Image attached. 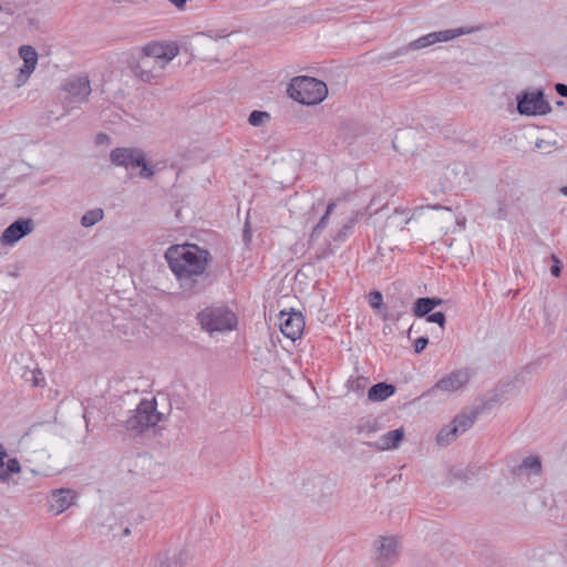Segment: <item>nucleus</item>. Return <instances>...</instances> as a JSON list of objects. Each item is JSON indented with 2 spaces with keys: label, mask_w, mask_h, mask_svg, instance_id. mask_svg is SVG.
<instances>
[{
  "label": "nucleus",
  "mask_w": 567,
  "mask_h": 567,
  "mask_svg": "<svg viewBox=\"0 0 567 567\" xmlns=\"http://www.w3.org/2000/svg\"><path fill=\"white\" fill-rule=\"evenodd\" d=\"M501 401V395L497 393L492 394L488 399L485 400L482 408L478 409L481 413L491 410L494 408L495 404H497Z\"/></svg>",
  "instance_id": "nucleus-35"
},
{
  "label": "nucleus",
  "mask_w": 567,
  "mask_h": 567,
  "mask_svg": "<svg viewBox=\"0 0 567 567\" xmlns=\"http://www.w3.org/2000/svg\"><path fill=\"white\" fill-rule=\"evenodd\" d=\"M189 559L190 556L188 550L183 548L172 554H158L155 557L152 567H184Z\"/></svg>",
  "instance_id": "nucleus-15"
},
{
  "label": "nucleus",
  "mask_w": 567,
  "mask_h": 567,
  "mask_svg": "<svg viewBox=\"0 0 567 567\" xmlns=\"http://www.w3.org/2000/svg\"><path fill=\"white\" fill-rule=\"evenodd\" d=\"M163 414L157 412L156 400L143 399L132 414L125 420L124 427L134 435H140L146 430L157 425Z\"/></svg>",
  "instance_id": "nucleus-4"
},
{
  "label": "nucleus",
  "mask_w": 567,
  "mask_h": 567,
  "mask_svg": "<svg viewBox=\"0 0 567 567\" xmlns=\"http://www.w3.org/2000/svg\"><path fill=\"white\" fill-rule=\"evenodd\" d=\"M329 217L327 215H323L321 219L318 221V224L312 229V233L310 235V238L313 240L315 238L319 237L321 231L326 228L328 224Z\"/></svg>",
  "instance_id": "nucleus-34"
},
{
  "label": "nucleus",
  "mask_w": 567,
  "mask_h": 567,
  "mask_svg": "<svg viewBox=\"0 0 567 567\" xmlns=\"http://www.w3.org/2000/svg\"><path fill=\"white\" fill-rule=\"evenodd\" d=\"M551 110L542 90L523 92L517 96V112L520 115H545Z\"/></svg>",
  "instance_id": "nucleus-9"
},
{
  "label": "nucleus",
  "mask_w": 567,
  "mask_h": 567,
  "mask_svg": "<svg viewBox=\"0 0 567 567\" xmlns=\"http://www.w3.org/2000/svg\"><path fill=\"white\" fill-rule=\"evenodd\" d=\"M377 205H381L380 208H383L384 205L381 204V199L379 196H375L371 199L369 207H373Z\"/></svg>",
  "instance_id": "nucleus-42"
},
{
  "label": "nucleus",
  "mask_w": 567,
  "mask_h": 567,
  "mask_svg": "<svg viewBox=\"0 0 567 567\" xmlns=\"http://www.w3.org/2000/svg\"><path fill=\"white\" fill-rule=\"evenodd\" d=\"M110 161L113 165L124 167L126 171L141 168L138 175L143 178H151L154 171L146 162L145 154L138 148L116 147L110 153Z\"/></svg>",
  "instance_id": "nucleus-5"
},
{
  "label": "nucleus",
  "mask_w": 567,
  "mask_h": 567,
  "mask_svg": "<svg viewBox=\"0 0 567 567\" xmlns=\"http://www.w3.org/2000/svg\"><path fill=\"white\" fill-rule=\"evenodd\" d=\"M20 10V6L17 2H6L0 4V12H6L8 16H13L16 12Z\"/></svg>",
  "instance_id": "nucleus-36"
},
{
  "label": "nucleus",
  "mask_w": 567,
  "mask_h": 567,
  "mask_svg": "<svg viewBox=\"0 0 567 567\" xmlns=\"http://www.w3.org/2000/svg\"><path fill=\"white\" fill-rule=\"evenodd\" d=\"M382 429V425L378 419L367 417L360 420L358 423L355 431L360 435L370 436Z\"/></svg>",
  "instance_id": "nucleus-24"
},
{
  "label": "nucleus",
  "mask_w": 567,
  "mask_h": 567,
  "mask_svg": "<svg viewBox=\"0 0 567 567\" xmlns=\"http://www.w3.org/2000/svg\"><path fill=\"white\" fill-rule=\"evenodd\" d=\"M505 204L499 208V214H503L505 212ZM502 217V215H499V218Z\"/></svg>",
  "instance_id": "nucleus-50"
},
{
  "label": "nucleus",
  "mask_w": 567,
  "mask_h": 567,
  "mask_svg": "<svg viewBox=\"0 0 567 567\" xmlns=\"http://www.w3.org/2000/svg\"><path fill=\"white\" fill-rule=\"evenodd\" d=\"M543 144H544V141H538V142H536L535 147L540 150L543 147Z\"/></svg>",
  "instance_id": "nucleus-48"
},
{
  "label": "nucleus",
  "mask_w": 567,
  "mask_h": 567,
  "mask_svg": "<svg viewBox=\"0 0 567 567\" xmlns=\"http://www.w3.org/2000/svg\"><path fill=\"white\" fill-rule=\"evenodd\" d=\"M429 344V338L427 337H420L414 342V351L415 353H421L426 346Z\"/></svg>",
  "instance_id": "nucleus-39"
},
{
  "label": "nucleus",
  "mask_w": 567,
  "mask_h": 567,
  "mask_svg": "<svg viewBox=\"0 0 567 567\" xmlns=\"http://www.w3.org/2000/svg\"><path fill=\"white\" fill-rule=\"evenodd\" d=\"M287 93L300 104L316 105L326 99L328 89L324 82L303 75L291 80Z\"/></svg>",
  "instance_id": "nucleus-3"
},
{
  "label": "nucleus",
  "mask_w": 567,
  "mask_h": 567,
  "mask_svg": "<svg viewBox=\"0 0 567 567\" xmlns=\"http://www.w3.org/2000/svg\"><path fill=\"white\" fill-rule=\"evenodd\" d=\"M404 437V429L399 427L381 435L375 442H367L365 444L379 451L393 450L399 446Z\"/></svg>",
  "instance_id": "nucleus-16"
},
{
  "label": "nucleus",
  "mask_w": 567,
  "mask_h": 567,
  "mask_svg": "<svg viewBox=\"0 0 567 567\" xmlns=\"http://www.w3.org/2000/svg\"><path fill=\"white\" fill-rule=\"evenodd\" d=\"M130 534V529L128 528H125L124 529V535H128Z\"/></svg>",
  "instance_id": "nucleus-53"
},
{
  "label": "nucleus",
  "mask_w": 567,
  "mask_h": 567,
  "mask_svg": "<svg viewBox=\"0 0 567 567\" xmlns=\"http://www.w3.org/2000/svg\"><path fill=\"white\" fill-rule=\"evenodd\" d=\"M472 378V372L467 368L454 370L444 378L440 379L431 389H429L422 396H434L436 392H455L465 386Z\"/></svg>",
  "instance_id": "nucleus-8"
},
{
  "label": "nucleus",
  "mask_w": 567,
  "mask_h": 567,
  "mask_svg": "<svg viewBox=\"0 0 567 567\" xmlns=\"http://www.w3.org/2000/svg\"><path fill=\"white\" fill-rule=\"evenodd\" d=\"M21 472V465L16 457L8 458L6 447L0 443V482L8 483L12 474Z\"/></svg>",
  "instance_id": "nucleus-17"
},
{
  "label": "nucleus",
  "mask_w": 567,
  "mask_h": 567,
  "mask_svg": "<svg viewBox=\"0 0 567 567\" xmlns=\"http://www.w3.org/2000/svg\"><path fill=\"white\" fill-rule=\"evenodd\" d=\"M555 90H556V92H557L560 96H563V97H567V85H566V84H564V83H557V84L555 85Z\"/></svg>",
  "instance_id": "nucleus-40"
},
{
  "label": "nucleus",
  "mask_w": 567,
  "mask_h": 567,
  "mask_svg": "<svg viewBox=\"0 0 567 567\" xmlns=\"http://www.w3.org/2000/svg\"><path fill=\"white\" fill-rule=\"evenodd\" d=\"M65 101L70 103H83L92 92L87 75H72L62 83Z\"/></svg>",
  "instance_id": "nucleus-11"
},
{
  "label": "nucleus",
  "mask_w": 567,
  "mask_h": 567,
  "mask_svg": "<svg viewBox=\"0 0 567 567\" xmlns=\"http://www.w3.org/2000/svg\"><path fill=\"white\" fill-rule=\"evenodd\" d=\"M334 491L336 482L322 475L311 476L305 484L306 494L323 509L332 505Z\"/></svg>",
  "instance_id": "nucleus-7"
},
{
  "label": "nucleus",
  "mask_w": 567,
  "mask_h": 567,
  "mask_svg": "<svg viewBox=\"0 0 567 567\" xmlns=\"http://www.w3.org/2000/svg\"><path fill=\"white\" fill-rule=\"evenodd\" d=\"M367 384H368V378L359 377L354 380L349 381L348 388L353 392L362 393V391L364 390Z\"/></svg>",
  "instance_id": "nucleus-30"
},
{
  "label": "nucleus",
  "mask_w": 567,
  "mask_h": 567,
  "mask_svg": "<svg viewBox=\"0 0 567 567\" xmlns=\"http://www.w3.org/2000/svg\"><path fill=\"white\" fill-rule=\"evenodd\" d=\"M561 190L565 195H567V187H564Z\"/></svg>",
  "instance_id": "nucleus-54"
},
{
  "label": "nucleus",
  "mask_w": 567,
  "mask_h": 567,
  "mask_svg": "<svg viewBox=\"0 0 567 567\" xmlns=\"http://www.w3.org/2000/svg\"><path fill=\"white\" fill-rule=\"evenodd\" d=\"M453 429V423L444 426L441 429V431L436 435V443L439 445H449L451 442H453L456 437H458V433H454L451 430Z\"/></svg>",
  "instance_id": "nucleus-27"
},
{
  "label": "nucleus",
  "mask_w": 567,
  "mask_h": 567,
  "mask_svg": "<svg viewBox=\"0 0 567 567\" xmlns=\"http://www.w3.org/2000/svg\"><path fill=\"white\" fill-rule=\"evenodd\" d=\"M76 495L69 488L54 489L51 493V508L59 515L74 504Z\"/></svg>",
  "instance_id": "nucleus-18"
},
{
  "label": "nucleus",
  "mask_w": 567,
  "mask_h": 567,
  "mask_svg": "<svg viewBox=\"0 0 567 567\" xmlns=\"http://www.w3.org/2000/svg\"><path fill=\"white\" fill-rule=\"evenodd\" d=\"M197 319L209 333L230 331L237 323L235 313L226 307L206 308L198 313Z\"/></svg>",
  "instance_id": "nucleus-6"
},
{
  "label": "nucleus",
  "mask_w": 567,
  "mask_h": 567,
  "mask_svg": "<svg viewBox=\"0 0 567 567\" xmlns=\"http://www.w3.org/2000/svg\"><path fill=\"white\" fill-rule=\"evenodd\" d=\"M103 138H107V136H106V135H103V134H100V135L97 136V141H99V142H100V141H103Z\"/></svg>",
  "instance_id": "nucleus-49"
},
{
  "label": "nucleus",
  "mask_w": 567,
  "mask_h": 567,
  "mask_svg": "<svg viewBox=\"0 0 567 567\" xmlns=\"http://www.w3.org/2000/svg\"><path fill=\"white\" fill-rule=\"evenodd\" d=\"M426 320L429 322L437 323L442 329L444 328V326L446 323V317L442 311H436L433 313L430 312L426 316Z\"/></svg>",
  "instance_id": "nucleus-32"
},
{
  "label": "nucleus",
  "mask_w": 567,
  "mask_h": 567,
  "mask_svg": "<svg viewBox=\"0 0 567 567\" xmlns=\"http://www.w3.org/2000/svg\"><path fill=\"white\" fill-rule=\"evenodd\" d=\"M480 414L481 411L478 409H474L470 412H464L456 415L452 421L453 429L451 431L461 435L472 427Z\"/></svg>",
  "instance_id": "nucleus-20"
},
{
  "label": "nucleus",
  "mask_w": 567,
  "mask_h": 567,
  "mask_svg": "<svg viewBox=\"0 0 567 567\" xmlns=\"http://www.w3.org/2000/svg\"><path fill=\"white\" fill-rule=\"evenodd\" d=\"M174 6H176L178 9L184 8L186 4V0H169Z\"/></svg>",
  "instance_id": "nucleus-43"
},
{
  "label": "nucleus",
  "mask_w": 567,
  "mask_h": 567,
  "mask_svg": "<svg viewBox=\"0 0 567 567\" xmlns=\"http://www.w3.org/2000/svg\"><path fill=\"white\" fill-rule=\"evenodd\" d=\"M416 133L412 130H400L393 141V147L401 154L408 155L413 154L415 151L414 141Z\"/></svg>",
  "instance_id": "nucleus-19"
},
{
  "label": "nucleus",
  "mask_w": 567,
  "mask_h": 567,
  "mask_svg": "<svg viewBox=\"0 0 567 567\" xmlns=\"http://www.w3.org/2000/svg\"><path fill=\"white\" fill-rule=\"evenodd\" d=\"M395 386L386 382H379L368 391V398L372 402H381L393 395Z\"/></svg>",
  "instance_id": "nucleus-22"
},
{
  "label": "nucleus",
  "mask_w": 567,
  "mask_h": 567,
  "mask_svg": "<svg viewBox=\"0 0 567 567\" xmlns=\"http://www.w3.org/2000/svg\"><path fill=\"white\" fill-rule=\"evenodd\" d=\"M243 239L246 244H248L251 240V231L249 229V223L246 221L244 233H243Z\"/></svg>",
  "instance_id": "nucleus-41"
},
{
  "label": "nucleus",
  "mask_w": 567,
  "mask_h": 567,
  "mask_svg": "<svg viewBox=\"0 0 567 567\" xmlns=\"http://www.w3.org/2000/svg\"><path fill=\"white\" fill-rule=\"evenodd\" d=\"M353 225H354V219H350L347 224H344L342 226V228L336 235L334 240L343 241L349 236V234L352 231Z\"/></svg>",
  "instance_id": "nucleus-31"
},
{
  "label": "nucleus",
  "mask_w": 567,
  "mask_h": 567,
  "mask_svg": "<svg viewBox=\"0 0 567 567\" xmlns=\"http://www.w3.org/2000/svg\"><path fill=\"white\" fill-rule=\"evenodd\" d=\"M427 47L429 45L426 44V41L424 40L423 37H421V38H419V39H416L414 41H411L406 45H403V47L399 48L394 52L388 54L386 59L391 60V59L401 56L403 54H408L411 51L421 50V49H424V48H427Z\"/></svg>",
  "instance_id": "nucleus-25"
},
{
  "label": "nucleus",
  "mask_w": 567,
  "mask_h": 567,
  "mask_svg": "<svg viewBox=\"0 0 567 567\" xmlns=\"http://www.w3.org/2000/svg\"><path fill=\"white\" fill-rule=\"evenodd\" d=\"M33 229V220L32 219H17L11 225H9L0 237V241L2 245H13L19 241L21 238L29 235Z\"/></svg>",
  "instance_id": "nucleus-14"
},
{
  "label": "nucleus",
  "mask_w": 567,
  "mask_h": 567,
  "mask_svg": "<svg viewBox=\"0 0 567 567\" xmlns=\"http://www.w3.org/2000/svg\"><path fill=\"white\" fill-rule=\"evenodd\" d=\"M179 52L176 43H150L142 49V56L134 68V73L144 82L157 78L166 64Z\"/></svg>",
  "instance_id": "nucleus-2"
},
{
  "label": "nucleus",
  "mask_w": 567,
  "mask_h": 567,
  "mask_svg": "<svg viewBox=\"0 0 567 567\" xmlns=\"http://www.w3.org/2000/svg\"><path fill=\"white\" fill-rule=\"evenodd\" d=\"M443 303V300L435 297H422L416 299L413 306V315L422 318L427 316L435 307Z\"/></svg>",
  "instance_id": "nucleus-21"
},
{
  "label": "nucleus",
  "mask_w": 567,
  "mask_h": 567,
  "mask_svg": "<svg viewBox=\"0 0 567 567\" xmlns=\"http://www.w3.org/2000/svg\"><path fill=\"white\" fill-rule=\"evenodd\" d=\"M383 319H384V320H389V319H391V317H390L388 313H384V315H383Z\"/></svg>",
  "instance_id": "nucleus-51"
},
{
  "label": "nucleus",
  "mask_w": 567,
  "mask_h": 567,
  "mask_svg": "<svg viewBox=\"0 0 567 567\" xmlns=\"http://www.w3.org/2000/svg\"><path fill=\"white\" fill-rule=\"evenodd\" d=\"M431 208H433V209H447V210H450V208L443 207L441 205H434V206H431Z\"/></svg>",
  "instance_id": "nucleus-46"
},
{
  "label": "nucleus",
  "mask_w": 567,
  "mask_h": 567,
  "mask_svg": "<svg viewBox=\"0 0 567 567\" xmlns=\"http://www.w3.org/2000/svg\"><path fill=\"white\" fill-rule=\"evenodd\" d=\"M270 120V114L265 111H252L249 114L248 122L252 126H261Z\"/></svg>",
  "instance_id": "nucleus-29"
},
{
  "label": "nucleus",
  "mask_w": 567,
  "mask_h": 567,
  "mask_svg": "<svg viewBox=\"0 0 567 567\" xmlns=\"http://www.w3.org/2000/svg\"><path fill=\"white\" fill-rule=\"evenodd\" d=\"M557 105H558V106H563V105H564V102H563V101H557Z\"/></svg>",
  "instance_id": "nucleus-52"
},
{
  "label": "nucleus",
  "mask_w": 567,
  "mask_h": 567,
  "mask_svg": "<svg viewBox=\"0 0 567 567\" xmlns=\"http://www.w3.org/2000/svg\"><path fill=\"white\" fill-rule=\"evenodd\" d=\"M279 321L280 330L287 338L295 341L301 337L305 328V320L300 312L281 311L279 316Z\"/></svg>",
  "instance_id": "nucleus-13"
},
{
  "label": "nucleus",
  "mask_w": 567,
  "mask_h": 567,
  "mask_svg": "<svg viewBox=\"0 0 567 567\" xmlns=\"http://www.w3.org/2000/svg\"><path fill=\"white\" fill-rule=\"evenodd\" d=\"M334 207H336L334 203H329L328 206H327L324 215H327L329 217L330 214L333 212Z\"/></svg>",
  "instance_id": "nucleus-44"
},
{
  "label": "nucleus",
  "mask_w": 567,
  "mask_h": 567,
  "mask_svg": "<svg viewBox=\"0 0 567 567\" xmlns=\"http://www.w3.org/2000/svg\"><path fill=\"white\" fill-rule=\"evenodd\" d=\"M374 566L390 567L399 556L398 538L394 536H380L374 540Z\"/></svg>",
  "instance_id": "nucleus-10"
},
{
  "label": "nucleus",
  "mask_w": 567,
  "mask_h": 567,
  "mask_svg": "<svg viewBox=\"0 0 567 567\" xmlns=\"http://www.w3.org/2000/svg\"><path fill=\"white\" fill-rule=\"evenodd\" d=\"M551 259H553L554 264L550 268V272L554 277H559L561 274L563 265H561L560 260L555 255H551Z\"/></svg>",
  "instance_id": "nucleus-38"
},
{
  "label": "nucleus",
  "mask_w": 567,
  "mask_h": 567,
  "mask_svg": "<svg viewBox=\"0 0 567 567\" xmlns=\"http://www.w3.org/2000/svg\"><path fill=\"white\" fill-rule=\"evenodd\" d=\"M369 302H370L371 308L380 309L383 305L382 293L378 290L370 292Z\"/></svg>",
  "instance_id": "nucleus-33"
},
{
  "label": "nucleus",
  "mask_w": 567,
  "mask_h": 567,
  "mask_svg": "<svg viewBox=\"0 0 567 567\" xmlns=\"http://www.w3.org/2000/svg\"><path fill=\"white\" fill-rule=\"evenodd\" d=\"M19 55L23 60V64L18 69V74L13 82L14 87L24 85L38 64V53L30 45H22L19 49Z\"/></svg>",
  "instance_id": "nucleus-12"
},
{
  "label": "nucleus",
  "mask_w": 567,
  "mask_h": 567,
  "mask_svg": "<svg viewBox=\"0 0 567 567\" xmlns=\"http://www.w3.org/2000/svg\"><path fill=\"white\" fill-rule=\"evenodd\" d=\"M466 31L464 29H455V30H443L437 32H432L429 34L423 35L424 40L426 41V44L433 45L439 42H447L458 35L465 34Z\"/></svg>",
  "instance_id": "nucleus-23"
},
{
  "label": "nucleus",
  "mask_w": 567,
  "mask_h": 567,
  "mask_svg": "<svg viewBox=\"0 0 567 567\" xmlns=\"http://www.w3.org/2000/svg\"><path fill=\"white\" fill-rule=\"evenodd\" d=\"M518 470H527L533 472L536 475H540L542 473V461L538 456H528L525 457L520 465L518 466Z\"/></svg>",
  "instance_id": "nucleus-28"
},
{
  "label": "nucleus",
  "mask_w": 567,
  "mask_h": 567,
  "mask_svg": "<svg viewBox=\"0 0 567 567\" xmlns=\"http://www.w3.org/2000/svg\"><path fill=\"white\" fill-rule=\"evenodd\" d=\"M22 378H23L27 382H30V374H28V371H25V372L22 374Z\"/></svg>",
  "instance_id": "nucleus-47"
},
{
  "label": "nucleus",
  "mask_w": 567,
  "mask_h": 567,
  "mask_svg": "<svg viewBox=\"0 0 567 567\" xmlns=\"http://www.w3.org/2000/svg\"><path fill=\"white\" fill-rule=\"evenodd\" d=\"M165 259L185 292L197 293L205 288L202 276L209 260L207 250L196 245H174L166 250Z\"/></svg>",
  "instance_id": "nucleus-1"
},
{
  "label": "nucleus",
  "mask_w": 567,
  "mask_h": 567,
  "mask_svg": "<svg viewBox=\"0 0 567 567\" xmlns=\"http://www.w3.org/2000/svg\"><path fill=\"white\" fill-rule=\"evenodd\" d=\"M454 476L458 480H467L466 475L462 473V471H457Z\"/></svg>",
  "instance_id": "nucleus-45"
},
{
  "label": "nucleus",
  "mask_w": 567,
  "mask_h": 567,
  "mask_svg": "<svg viewBox=\"0 0 567 567\" xmlns=\"http://www.w3.org/2000/svg\"><path fill=\"white\" fill-rule=\"evenodd\" d=\"M104 218V210L102 208H93L84 213L81 217V226L84 228L96 225Z\"/></svg>",
  "instance_id": "nucleus-26"
},
{
  "label": "nucleus",
  "mask_w": 567,
  "mask_h": 567,
  "mask_svg": "<svg viewBox=\"0 0 567 567\" xmlns=\"http://www.w3.org/2000/svg\"><path fill=\"white\" fill-rule=\"evenodd\" d=\"M28 374H30V382L33 386L42 385L44 379L42 378V372L39 369L28 370Z\"/></svg>",
  "instance_id": "nucleus-37"
}]
</instances>
